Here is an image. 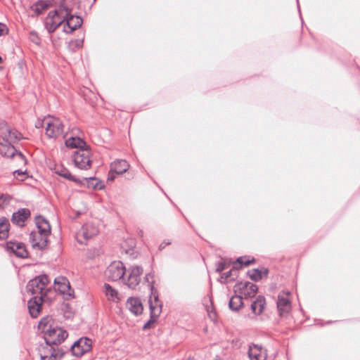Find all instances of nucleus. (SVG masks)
I'll list each match as a JSON object with an SVG mask.
<instances>
[{
  "label": "nucleus",
  "mask_w": 360,
  "mask_h": 360,
  "mask_svg": "<svg viewBox=\"0 0 360 360\" xmlns=\"http://www.w3.org/2000/svg\"><path fill=\"white\" fill-rule=\"evenodd\" d=\"M56 173L57 174H58L59 176H60L66 179H68L71 181H73V182H75L77 184L82 183V181L80 179H79L76 178L75 176L72 175L71 173L70 172V171L67 168H65L63 167H60L57 168L56 170Z\"/></svg>",
  "instance_id": "obj_25"
},
{
  "label": "nucleus",
  "mask_w": 360,
  "mask_h": 360,
  "mask_svg": "<svg viewBox=\"0 0 360 360\" xmlns=\"http://www.w3.org/2000/svg\"><path fill=\"white\" fill-rule=\"evenodd\" d=\"M254 262V259L252 260H250V259H246L245 257H238L236 260V263H238L240 264V267L244 265V266H248L250 263L253 262Z\"/></svg>",
  "instance_id": "obj_37"
},
{
  "label": "nucleus",
  "mask_w": 360,
  "mask_h": 360,
  "mask_svg": "<svg viewBox=\"0 0 360 360\" xmlns=\"http://www.w3.org/2000/svg\"><path fill=\"white\" fill-rule=\"evenodd\" d=\"M98 233V227L93 222H87L84 224L76 234L77 241L81 244L96 236Z\"/></svg>",
  "instance_id": "obj_10"
},
{
  "label": "nucleus",
  "mask_w": 360,
  "mask_h": 360,
  "mask_svg": "<svg viewBox=\"0 0 360 360\" xmlns=\"http://www.w3.org/2000/svg\"><path fill=\"white\" fill-rule=\"evenodd\" d=\"M144 281L147 283L148 286L149 287L151 293H153V291L155 290L153 286L154 275L152 273L146 274L144 277Z\"/></svg>",
  "instance_id": "obj_33"
},
{
  "label": "nucleus",
  "mask_w": 360,
  "mask_h": 360,
  "mask_svg": "<svg viewBox=\"0 0 360 360\" xmlns=\"http://www.w3.org/2000/svg\"><path fill=\"white\" fill-rule=\"evenodd\" d=\"M43 300L41 296H34L28 301L27 307L32 317L37 318L39 316Z\"/></svg>",
  "instance_id": "obj_18"
},
{
  "label": "nucleus",
  "mask_w": 360,
  "mask_h": 360,
  "mask_svg": "<svg viewBox=\"0 0 360 360\" xmlns=\"http://www.w3.org/2000/svg\"><path fill=\"white\" fill-rule=\"evenodd\" d=\"M105 293L109 300L114 301L117 297V292L112 288L109 284L104 285Z\"/></svg>",
  "instance_id": "obj_30"
},
{
  "label": "nucleus",
  "mask_w": 360,
  "mask_h": 360,
  "mask_svg": "<svg viewBox=\"0 0 360 360\" xmlns=\"http://www.w3.org/2000/svg\"><path fill=\"white\" fill-rule=\"evenodd\" d=\"M2 61V58L0 56V63Z\"/></svg>",
  "instance_id": "obj_46"
},
{
  "label": "nucleus",
  "mask_w": 360,
  "mask_h": 360,
  "mask_svg": "<svg viewBox=\"0 0 360 360\" xmlns=\"http://www.w3.org/2000/svg\"><path fill=\"white\" fill-rule=\"evenodd\" d=\"M237 274H238V268L233 267L232 269L223 274L221 276V278L224 279L226 281L227 280L234 281L235 278L237 277Z\"/></svg>",
  "instance_id": "obj_31"
},
{
  "label": "nucleus",
  "mask_w": 360,
  "mask_h": 360,
  "mask_svg": "<svg viewBox=\"0 0 360 360\" xmlns=\"http://www.w3.org/2000/svg\"><path fill=\"white\" fill-rule=\"evenodd\" d=\"M228 267V264L225 262H219L217 265L216 271L217 272H221Z\"/></svg>",
  "instance_id": "obj_38"
},
{
  "label": "nucleus",
  "mask_w": 360,
  "mask_h": 360,
  "mask_svg": "<svg viewBox=\"0 0 360 360\" xmlns=\"http://www.w3.org/2000/svg\"><path fill=\"white\" fill-rule=\"evenodd\" d=\"M22 139V135L18 130L9 127L4 121L0 122V154L6 158L15 157L25 165L27 162L25 157L13 146Z\"/></svg>",
  "instance_id": "obj_1"
},
{
  "label": "nucleus",
  "mask_w": 360,
  "mask_h": 360,
  "mask_svg": "<svg viewBox=\"0 0 360 360\" xmlns=\"http://www.w3.org/2000/svg\"><path fill=\"white\" fill-rule=\"evenodd\" d=\"M238 285L240 293L248 297H253L258 290L257 285L250 282L240 283Z\"/></svg>",
  "instance_id": "obj_23"
},
{
  "label": "nucleus",
  "mask_w": 360,
  "mask_h": 360,
  "mask_svg": "<svg viewBox=\"0 0 360 360\" xmlns=\"http://www.w3.org/2000/svg\"><path fill=\"white\" fill-rule=\"evenodd\" d=\"M43 123L46 125V134L49 138L56 139L63 135L64 126L59 118L48 116L44 119Z\"/></svg>",
  "instance_id": "obj_5"
},
{
  "label": "nucleus",
  "mask_w": 360,
  "mask_h": 360,
  "mask_svg": "<svg viewBox=\"0 0 360 360\" xmlns=\"http://www.w3.org/2000/svg\"><path fill=\"white\" fill-rule=\"evenodd\" d=\"M264 274H268V270H267V269H264Z\"/></svg>",
  "instance_id": "obj_45"
},
{
  "label": "nucleus",
  "mask_w": 360,
  "mask_h": 360,
  "mask_svg": "<svg viewBox=\"0 0 360 360\" xmlns=\"http://www.w3.org/2000/svg\"><path fill=\"white\" fill-rule=\"evenodd\" d=\"M143 268L141 266H132L127 270L125 269V275L123 278V282L129 288L135 289L141 282Z\"/></svg>",
  "instance_id": "obj_6"
},
{
  "label": "nucleus",
  "mask_w": 360,
  "mask_h": 360,
  "mask_svg": "<svg viewBox=\"0 0 360 360\" xmlns=\"http://www.w3.org/2000/svg\"><path fill=\"white\" fill-rule=\"evenodd\" d=\"M290 292H282L278 295L277 309L281 316H285L291 309V302L290 301Z\"/></svg>",
  "instance_id": "obj_12"
},
{
  "label": "nucleus",
  "mask_w": 360,
  "mask_h": 360,
  "mask_svg": "<svg viewBox=\"0 0 360 360\" xmlns=\"http://www.w3.org/2000/svg\"><path fill=\"white\" fill-rule=\"evenodd\" d=\"M84 180H89L91 181H96V184L92 183L91 186L95 189H101L103 186L101 182L97 181V179L94 177L84 178Z\"/></svg>",
  "instance_id": "obj_36"
},
{
  "label": "nucleus",
  "mask_w": 360,
  "mask_h": 360,
  "mask_svg": "<svg viewBox=\"0 0 360 360\" xmlns=\"http://www.w3.org/2000/svg\"><path fill=\"white\" fill-rule=\"evenodd\" d=\"M73 161L75 165L80 169L87 170L91 166L90 151L88 149L77 150L74 153Z\"/></svg>",
  "instance_id": "obj_9"
},
{
  "label": "nucleus",
  "mask_w": 360,
  "mask_h": 360,
  "mask_svg": "<svg viewBox=\"0 0 360 360\" xmlns=\"http://www.w3.org/2000/svg\"><path fill=\"white\" fill-rule=\"evenodd\" d=\"M38 352L41 360H55L58 356L61 357L63 354L61 349H56L53 346L47 345L46 344V345H40Z\"/></svg>",
  "instance_id": "obj_14"
},
{
  "label": "nucleus",
  "mask_w": 360,
  "mask_h": 360,
  "mask_svg": "<svg viewBox=\"0 0 360 360\" xmlns=\"http://www.w3.org/2000/svg\"><path fill=\"white\" fill-rule=\"evenodd\" d=\"M92 348L91 340L87 338H81L74 342L70 349L73 356L81 357L84 354L91 351Z\"/></svg>",
  "instance_id": "obj_11"
},
{
  "label": "nucleus",
  "mask_w": 360,
  "mask_h": 360,
  "mask_svg": "<svg viewBox=\"0 0 360 360\" xmlns=\"http://www.w3.org/2000/svg\"><path fill=\"white\" fill-rule=\"evenodd\" d=\"M243 305V298L240 295H234L231 297L229 306L232 311H238Z\"/></svg>",
  "instance_id": "obj_28"
},
{
  "label": "nucleus",
  "mask_w": 360,
  "mask_h": 360,
  "mask_svg": "<svg viewBox=\"0 0 360 360\" xmlns=\"http://www.w3.org/2000/svg\"><path fill=\"white\" fill-rule=\"evenodd\" d=\"M7 28L6 26L0 22V36L3 35L5 32H6Z\"/></svg>",
  "instance_id": "obj_41"
},
{
  "label": "nucleus",
  "mask_w": 360,
  "mask_h": 360,
  "mask_svg": "<svg viewBox=\"0 0 360 360\" xmlns=\"http://www.w3.org/2000/svg\"><path fill=\"white\" fill-rule=\"evenodd\" d=\"M82 45H83V39H80L72 40L70 42V46L73 51L81 48L82 46Z\"/></svg>",
  "instance_id": "obj_35"
},
{
  "label": "nucleus",
  "mask_w": 360,
  "mask_h": 360,
  "mask_svg": "<svg viewBox=\"0 0 360 360\" xmlns=\"http://www.w3.org/2000/svg\"><path fill=\"white\" fill-rule=\"evenodd\" d=\"M248 356L250 360H266V351L262 347L256 345L250 346L248 350Z\"/></svg>",
  "instance_id": "obj_20"
},
{
  "label": "nucleus",
  "mask_w": 360,
  "mask_h": 360,
  "mask_svg": "<svg viewBox=\"0 0 360 360\" xmlns=\"http://www.w3.org/2000/svg\"><path fill=\"white\" fill-rule=\"evenodd\" d=\"M11 200V196L9 195L0 194V208H3L5 205H8Z\"/></svg>",
  "instance_id": "obj_34"
},
{
  "label": "nucleus",
  "mask_w": 360,
  "mask_h": 360,
  "mask_svg": "<svg viewBox=\"0 0 360 360\" xmlns=\"http://www.w3.org/2000/svg\"><path fill=\"white\" fill-rule=\"evenodd\" d=\"M69 15V9L63 6L50 11L44 20V25L49 33L53 32Z\"/></svg>",
  "instance_id": "obj_3"
},
{
  "label": "nucleus",
  "mask_w": 360,
  "mask_h": 360,
  "mask_svg": "<svg viewBox=\"0 0 360 360\" xmlns=\"http://www.w3.org/2000/svg\"><path fill=\"white\" fill-rule=\"evenodd\" d=\"M30 39L33 43H34L36 44H38L39 43V39L38 36L37 35L36 32H30Z\"/></svg>",
  "instance_id": "obj_39"
},
{
  "label": "nucleus",
  "mask_w": 360,
  "mask_h": 360,
  "mask_svg": "<svg viewBox=\"0 0 360 360\" xmlns=\"http://www.w3.org/2000/svg\"><path fill=\"white\" fill-rule=\"evenodd\" d=\"M65 24L63 26V30L65 33L70 34L77 28L80 27L82 24V19L79 16H75L70 14L69 10V15L65 18Z\"/></svg>",
  "instance_id": "obj_15"
},
{
  "label": "nucleus",
  "mask_w": 360,
  "mask_h": 360,
  "mask_svg": "<svg viewBox=\"0 0 360 360\" xmlns=\"http://www.w3.org/2000/svg\"><path fill=\"white\" fill-rule=\"evenodd\" d=\"M6 250L20 258H26L28 256L25 246L22 243H17L12 240L8 241L6 243Z\"/></svg>",
  "instance_id": "obj_16"
},
{
  "label": "nucleus",
  "mask_w": 360,
  "mask_h": 360,
  "mask_svg": "<svg viewBox=\"0 0 360 360\" xmlns=\"http://www.w3.org/2000/svg\"><path fill=\"white\" fill-rule=\"evenodd\" d=\"M127 308L134 314L139 315L143 312V306L139 298L130 297L126 303Z\"/></svg>",
  "instance_id": "obj_22"
},
{
  "label": "nucleus",
  "mask_w": 360,
  "mask_h": 360,
  "mask_svg": "<svg viewBox=\"0 0 360 360\" xmlns=\"http://www.w3.org/2000/svg\"><path fill=\"white\" fill-rule=\"evenodd\" d=\"M125 275V266L120 261L112 262L105 271V276L108 280L117 281L120 279L123 280Z\"/></svg>",
  "instance_id": "obj_8"
},
{
  "label": "nucleus",
  "mask_w": 360,
  "mask_h": 360,
  "mask_svg": "<svg viewBox=\"0 0 360 360\" xmlns=\"http://www.w3.org/2000/svg\"><path fill=\"white\" fill-rule=\"evenodd\" d=\"M49 283L48 276L45 274L39 275L30 280L27 285V290L34 296H41L44 298L51 290L47 288Z\"/></svg>",
  "instance_id": "obj_4"
},
{
  "label": "nucleus",
  "mask_w": 360,
  "mask_h": 360,
  "mask_svg": "<svg viewBox=\"0 0 360 360\" xmlns=\"http://www.w3.org/2000/svg\"><path fill=\"white\" fill-rule=\"evenodd\" d=\"M56 290L67 296L68 299L74 298V290L71 288L69 281L65 277H58L54 280Z\"/></svg>",
  "instance_id": "obj_13"
},
{
  "label": "nucleus",
  "mask_w": 360,
  "mask_h": 360,
  "mask_svg": "<svg viewBox=\"0 0 360 360\" xmlns=\"http://www.w3.org/2000/svg\"><path fill=\"white\" fill-rule=\"evenodd\" d=\"M214 360H221V359H214Z\"/></svg>",
  "instance_id": "obj_47"
},
{
  "label": "nucleus",
  "mask_w": 360,
  "mask_h": 360,
  "mask_svg": "<svg viewBox=\"0 0 360 360\" xmlns=\"http://www.w3.org/2000/svg\"><path fill=\"white\" fill-rule=\"evenodd\" d=\"M9 221L6 217L0 218V239L4 240L8 236Z\"/></svg>",
  "instance_id": "obj_27"
},
{
  "label": "nucleus",
  "mask_w": 360,
  "mask_h": 360,
  "mask_svg": "<svg viewBox=\"0 0 360 360\" xmlns=\"http://www.w3.org/2000/svg\"><path fill=\"white\" fill-rule=\"evenodd\" d=\"M49 4H51L52 6L58 4V2H60L62 0H46Z\"/></svg>",
  "instance_id": "obj_44"
},
{
  "label": "nucleus",
  "mask_w": 360,
  "mask_h": 360,
  "mask_svg": "<svg viewBox=\"0 0 360 360\" xmlns=\"http://www.w3.org/2000/svg\"><path fill=\"white\" fill-rule=\"evenodd\" d=\"M68 336L66 330L61 328L47 330L44 334V340L47 345L54 346L63 342Z\"/></svg>",
  "instance_id": "obj_7"
},
{
  "label": "nucleus",
  "mask_w": 360,
  "mask_h": 360,
  "mask_svg": "<svg viewBox=\"0 0 360 360\" xmlns=\"http://www.w3.org/2000/svg\"><path fill=\"white\" fill-rule=\"evenodd\" d=\"M26 173V171H22L21 169H18L13 172V174H18V175H25Z\"/></svg>",
  "instance_id": "obj_43"
},
{
  "label": "nucleus",
  "mask_w": 360,
  "mask_h": 360,
  "mask_svg": "<svg viewBox=\"0 0 360 360\" xmlns=\"http://www.w3.org/2000/svg\"><path fill=\"white\" fill-rule=\"evenodd\" d=\"M248 274L250 278L255 281H259L262 278V272L257 269L249 271Z\"/></svg>",
  "instance_id": "obj_32"
},
{
  "label": "nucleus",
  "mask_w": 360,
  "mask_h": 360,
  "mask_svg": "<svg viewBox=\"0 0 360 360\" xmlns=\"http://www.w3.org/2000/svg\"><path fill=\"white\" fill-rule=\"evenodd\" d=\"M30 214L29 209L21 208L13 214L11 221L14 224L22 227L25 226V221L30 217Z\"/></svg>",
  "instance_id": "obj_17"
},
{
  "label": "nucleus",
  "mask_w": 360,
  "mask_h": 360,
  "mask_svg": "<svg viewBox=\"0 0 360 360\" xmlns=\"http://www.w3.org/2000/svg\"><path fill=\"white\" fill-rule=\"evenodd\" d=\"M170 244H171L170 241H167V242L164 241L162 243H160V245H159V250H162L164 248H165V247L167 245H169Z\"/></svg>",
  "instance_id": "obj_42"
},
{
  "label": "nucleus",
  "mask_w": 360,
  "mask_h": 360,
  "mask_svg": "<svg viewBox=\"0 0 360 360\" xmlns=\"http://www.w3.org/2000/svg\"><path fill=\"white\" fill-rule=\"evenodd\" d=\"M149 299V306L152 318H158L162 311V302L154 292Z\"/></svg>",
  "instance_id": "obj_19"
},
{
  "label": "nucleus",
  "mask_w": 360,
  "mask_h": 360,
  "mask_svg": "<svg viewBox=\"0 0 360 360\" xmlns=\"http://www.w3.org/2000/svg\"><path fill=\"white\" fill-rule=\"evenodd\" d=\"M38 231H32L30 234V241L34 248L42 250L47 246L48 236L51 233V226L49 221L41 216L35 218Z\"/></svg>",
  "instance_id": "obj_2"
},
{
  "label": "nucleus",
  "mask_w": 360,
  "mask_h": 360,
  "mask_svg": "<svg viewBox=\"0 0 360 360\" xmlns=\"http://www.w3.org/2000/svg\"><path fill=\"white\" fill-rule=\"evenodd\" d=\"M34 11L37 14L41 13L44 10L47 9L49 6H52L49 2H48L46 0H40L38 1L34 4Z\"/></svg>",
  "instance_id": "obj_29"
},
{
  "label": "nucleus",
  "mask_w": 360,
  "mask_h": 360,
  "mask_svg": "<svg viewBox=\"0 0 360 360\" xmlns=\"http://www.w3.org/2000/svg\"><path fill=\"white\" fill-rule=\"evenodd\" d=\"M155 319L156 318H152L150 316V320L143 325V330H147V329L150 328V325L155 322Z\"/></svg>",
  "instance_id": "obj_40"
},
{
  "label": "nucleus",
  "mask_w": 360,
  "mask_h": 360,
  "mask_svg": "<svg viewBox=\"0 0 360 360\" xmlns=\"http://www.w3.org/2000/svg\"><path fill=\"white\" fill-rule=\"evenodd\" d=\"M129 167V165L124 160H117L110 164V172L117 174H122L126 172Z\"/></svg>",
  "instance_id": "obj_21"
},
{
  "label": "nucleus",
  "mask_w": 360,
  "mask_h": 360,
  "mask_svg": "<svg viewBox=\"0 0 360 360\" xmlns=\"http://www.w3.org/2000/svg\"><path fill=\"white\" fill-rule=\"evenodd\" d=\"M65 145L69 148H78V150L87 149L86 142L77 136H71L67 139Z\"/></svg>",
  "instance_id": "obj_24"
},
{
  "label": "nucleus",
  "mask_w": 360,
  "mask_h": 360,
  "mask_svg": "<svg viewBox=\"0 0 360 360\" xmlns=\"http://www.w3.org/2000/svg\"><path fill=\"white\" fill-rule=\"evenodd\" d=\"M264 298L259 296L251 304V309L255 314L259 315L264 310Z\"/></svg>",
  "instance_id": "obj_26"
}]
</instances>
